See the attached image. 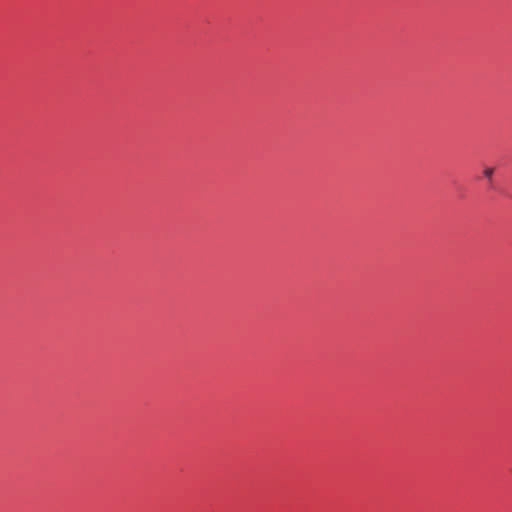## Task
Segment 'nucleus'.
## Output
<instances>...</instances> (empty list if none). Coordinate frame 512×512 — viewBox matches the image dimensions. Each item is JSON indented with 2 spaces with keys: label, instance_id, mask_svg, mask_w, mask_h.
Returning <instances> with one entry per match:
<instances>
[{
  "label": "nucleus",
  "instance_id": "obj_1",
  "mask_svg": "<svg viewBox=\"0 0 512 512\" xmlns=\"http://www.w3.org/2000/svg\"><path fill=\"white\" fill-rule=\"evenodd\" d=\"M493 173H494V168H492V167H487L483 171L484 177H486L489 180L492 179Z\"/></svg>",
  "mask_w": 512,
  "mask_h": 512
}]
</instances>
